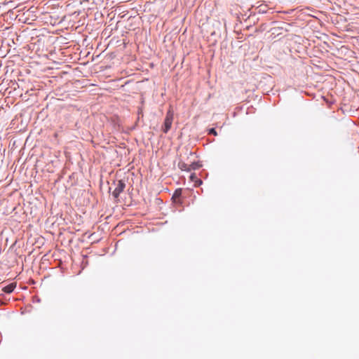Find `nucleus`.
I'll use <instances>...</instances> for the list:
<instances>
[{
	"instance_id": "nucleus-1",
	"label": "nucleus",
	"mask_w": 359,
	"mask_h": 359,
	"mask_svg": "<svg viewBox=\"0 0 359 359\" xmlns=\"http://www.w3.org/2000/svg\"><path fill=\"white\" fill-rule=\"evenodd\" d=\"M173 111L169 110L167 113L166 117L165 118L163 132L168 133V131L170 129L172 121H173Z\"/></svg>"
},
{
	"instance_id": "nucleus-2",
	"label": "nucleus",
	"mask_w": 359,
	"mask_h": 359,
	"mask_svg": "<svg viewBox=\"0 0 359 359\" xmlns=\"http://www.w3.org/2000/svg\"><path fill=\"white\" fill-rule=\"evenodd\" d=\"M125 183L122 180H119L116 184L115 189L113 191V196L117 198L119 194L123 191L125 188Z\"/></svg>"
},
{
	"instance_id": "nucleus-3",
	"label": "nucleus",
	"mask_w": 359,
	"mask_h": 359,
	"mask_svg": "<svg viewBox=\"0 0 359 359\" xmlns=\"http://www.w3.org/2000/svg\"><path fill=\"white\" fill-rule=\"evenodd\" d=\"M15 287V284L11 283L4 287L3 290L6 293H11Z\"/></svg>"
},
{
	"instance_id": "nucleus-4",
	"label": "nucleus",
	"mask_w": 359,
	"mask_h": 359,
	"mask_svg": "<svg viewBox=\"0 0 359 359\" xmlns=\"http://www.w3.org/2000/svg\"><path fill=\"white\" fill-rule=\"evenodd\" d=\"M178 166L182 170H191L190 165H187L184 162H180Z\"/></svg>"
},
{
	"instance_id": "nucleus-5",
	"label": "nucleus",
	"mask_w": 359,
	"mask_h": 359,
	"mask_svg": "<svg viewBox=\"0 0 359 359\" xmlns=\"http://www.w3.org/2000/svg\"><path fill=\"white\" fill-rule=\"evenodd\" d=\"M201 165L198 163H193L190 165L191 170H196Z\"/></svg>"
},
{
	"instance_id": "nucleus-6",
	"label": "nucleus",
	"mask_w": 359,
	"mask_h": 359,
	"mask_svg": "<svg viewBox=\"0 0 359 359\" xmlns=\"http://www.w3.org/2000/svg\"><path fill=\"white\" fill-rule=\"evenodd\" d=\"M181 192L182 191L180 189L176 190L173 195V197H175V198L180 197V196L181 195Z\"/></svg>"
},
{
	"instance_id": "nucleus-7",
	"label": "nucleus",
	"mask_w": 359,
	"mask_h": 359,
	"mask_svg": "<svg viewBox=\"0 0 359 359\" xmlns=\"http://www.w3.org/2000/svg\"><path fill=\"white\" fill-rule=\"evenodd\" d=\"M209 133L210 134H212V135H214L215 136L217 135V133L216 130H215V128H210L209 130Z\"/></svg>"
},
{
	"instance_id": "nucleus-8",
	"label": "nucleus",
	"mask_w": 359,
	"mask_h": 359,
	"mask_svg": "<svg viewBox=\"0 0 359 359\" xmlns=\"http://www.w3.org/2000/svg\"><path fill=\"white\" fill-rule=\"evenodd\" d=\"M191 178L193 179L194 178V175H191Z\"/></svg>"
}]
</instances>
